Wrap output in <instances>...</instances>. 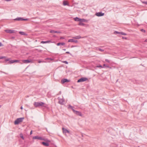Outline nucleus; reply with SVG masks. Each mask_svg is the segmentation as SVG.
Listing matches in <instances>:
<instances>
[{"label":"nucleus","mask_w":147,"mask_h":147,"mask_svg":"<svg viewBox=\"0 0 147 147\" xmlns=\"http://www.w3.org/2000/svg\"><path fill=\"white\" fill-rule=\"evenodd\" d=\"M45 103L42 102H35L34 104V106L36 107H39L40 106H42Z\"/></svg>","instance_id":"f257e3e1"},{"label":"nucleus","mask_w":147,"mask_h":147,"mask_svg":"<svg viewBox=\"0 0 147 147\" xmlns=\"http://www.w3.org/2000/svg\"><path fill=\"white\" fill-rule=\"evenodd\" d=\"M77 46H71V47H77Z\"/></svg>","instance_id":"58836bf2"},{"label":"nucleus","mask_w":147,"mask_h":147,"mask_svg":"<svg viewBox=\"0 0 147 147\" xmlns=\"http://www.w3.org/2000/svg\"><path fill=\"white\" fill-rule=\"evenodd\" d=\"M97 50H99V51H104V50L100 48H97Z\"/></svg>","instance_id":"bb28decb"},{"label":"nucleus","mask_w":147,"mask_h":147,"mask_svg":"<svg viewBox=\"0 0 147 147\" xmlns=\"http://www.w3.org/2000/svg\"><path fill=\"white\" fill-rule=\"evenodd\" d=\"M53 42H51V40H47L46 41H42L41 42V43L45 44V43H52Z\"/></svg>","instance_id":"f8f14e48"},{"label":"nucleus","mask_w":147,"mask_h":147,"mask_svg":"<svg viewBox=\"0 0 147 147\" xmlns=\"http://www.w3.org/2000/svg\"><path fill=\"white\" fill-rule=\"evenodd\" d=\"M75 21L80 22L81 21V19L79 18L78 17H76L74 18Z\"/></svg>","instance_id":"dca6fc26"},{"label":"nucleus","mask_w":147,"mask_h":147,"mask_svg":"<svg viewBox=\"0 0 147 147\" xmlns=\"http://www.w3.org/2000/svg\"><path fill=\"white\" fill-rule=\"evenodd\" d=\"M63 132V134H66L67 133L69 134V131L67 130V129L64 128H62Z\"/></svg>","instance_id":"6e6552de"},{"label":"nucleus","mask_w":147,"mask_h":147,"mask_svg":"<svg viewBox=\"0 0 147 147\" xmlns=\"http://www.w3.org/2000/svg\"><path fill=\"white\" fill-rule=\"evenodd\" d=\"M19 33L22 35H26V34L23 32H20Z\"/></svg>","instance_id":"b1692460"},{"label":"nucleus","mask_w":147,"mask_h":147,"mask_svg":"<svg viewBox=\"0 0 147 147\" xmlns=\"http://www.w3.org/2000/svg\"><path fill=\"white\" fill-rule=\"evenodd\" d=\"M10 59H7L5 60V61H10Z\"/></svg>","instance_id":"f704fd0d"},{"label":"nucleus","mask_w":147,"mask_h":147,"mask_svg":"<svg viewBox=\"0 0 147 147\" xmlns=\"http://www.w3.org/2000/svg\"><path fill=\"white\" fill-rule=\"evenodd\" d=\"M88 22V21L84 19H81V21L80 22Z\"/></svg>","instance_id":"4be33fe9"},{"label":"nucleus","mask_w":147,"mask_h":147,"mask_svg":"<svg viewBox=\"0 0 147 147\" xmlns=\"http://www.w3.org/2000/svg\"><path fill=\"white\" fill-rule=\"evenodd\" d=\"M121 35H127V34L124 33L123 32H121Z\"/></svg>","instance_id":"cd10ccee"},{"label":"nucleus","mask_w":147,"mask_h":147,"mask_svg":"<svg viewBox=\"0 0 147 147\" xmlns=\"http://www.w3.org/2000/svg\"><path fill=\"white\" fill-rule=\"evenodd\" d=\"M104 15V13H102L101 12H98L96 13L95 14V15L98 17L103 16Z\"/></svg>","instance_id":"39448f33"},{"label":"nucleus","mask_w":147,"mask_h":147,"mask_svg":"<svg viewBox=\"0 0 147 147\" xmlns=\"http://www.w3.org/2000/svg\"><path fill=\"white\" fill-rule=\"evenodd\" d=\"M73 38H75V39H79L80 38H82V37L81 36H76L75 37H73Z\"/></svg>","instance_id":"aec40b11"},{"label":"nucleus","mask_w":147,"mask_h":147,"mask_svg":"<svg viewBox=\"0 0 147 147\" xmlns=\"http://www.w3.org/2000/svg\"><path fill=\"white\" fill-rule=\"evenodd\" d=\"M73 112L76 115L80 116H82V114L81 112L75 111L74 109H73Z\"/></svg>","instance_id":"7ed1b4c3"},{"label":"nucleus","mask_w":147,"mask_h":147,"mask_svg":"<svg viewBox=\"0 0 147 147\" xmlns=\"http://www.w3.org/2000/svg\"><path fill=\"white\" fill-rule=\"evenodd\" d=\"M6 1H10L11 0H5Z\"/></svg>","instance_id":"a18cd8bd"},{"label":"nucleus","mask_w":147,"mask_h":147,"mask_svg":"<svg viewBox=\"0 0 147 147\" xmlns=\"http://www.w3.org/2000/svg\"><path fill=\"white\" fill-rule=\"evenodd\" d=\"M145 42H147V39L145 40Z\"/></svg>","instance_id":"de8ad7c7"},{"label":"nucleus","mask_w":147,"mask_h":147,"mask_svg":"<svg viewBox=\"0 0 147 147\" xmlns=\"http://www.w3.org/2000/svg\"><path fill=\"white\" fill-rule=\"evenodd\" d=\"M22 62L24 63H30L32 61L31 60H29L28 59L23 60L22 61Z\"/></svg>","instance_id":"9d476101"},{"label":"nucleus","mask_w":147,"mask_h":147,"mask_svg":"<svg viewBox=\"0 0 147 147\" xmlns=\"http://www.w3.org/2000/svg\"><path fill=\"white\" fill-rule=\"evenodd\" d=\"M24 119V118L21 117L17 119L14 121L15 125L18 124L19 123L22 122Z\"/></svg>","instance_id":"f03ea898"},{"label":"nucleus","mask_w":147,"mask_h":147,"mask_svg":"<svg viewBox=\"0 0 147 147\" xmlns=\"http://www.w3.org/2000/svg\"><path fill=\"white\" fill-rule=\"evenodd\" d=\"M5 57H0V59H2L4 58Z\"/></svg>","instance_id":"c9c22d12"},{"label":"nucleus","mask_w":147,"mask_h":147,"mask_svg":"<svg viewBox=\"0 0 147 147\" xmlns=\"http://www.w3.org/2000/svg\"><path fill=\"white\" fill-rule=\"evenodd\" d=\"M63 63H65L66 64H68V62L67 61H64L63 62Z\"/></svg>","instance_id":"473e14b6"},{"label":"nucleus","mask_w":147,"mask_h":147,"mask_svg":"<svg viewBox=\"0 0 147 147\" xmlns=\"http://www.w3.org/2000/svg\"><path fill=\"white\" fill-rule=\"evenodd\" d=\"M20 137L22 138V139L23 140H24V137H23V135L22 134H20Z\"/></svg>","instance_id":"a878e982"},{"label":"nucleus","mask_w":147,"mask_h":147,"mask_svg":"<svg viewBox=\"0 0 147 147\" xmlns=\"http://www.w3.org/2000/svg\"><path fill=\"white\" fill-rule=\"evenodd\" d=\"M3 45H2L1 43L0 42V47L3 46Z\"/></svg>","instance_id":"a19ab883"},{"label":"nucleus","mask_w":147,"mask_h":147,"mask_svg":"<svg viewBox=\"0 0 147 147\" xmlns=\"http://www.w3.org/2000/svg\"><path fill=\"white\" fill-rule=\"evenodd\" d=\"M66 53H67V54H69L70 53H69V52H66Z\"/></svg>","instance_id":"37998d69"},{"label":"nucleus","mask_w":147,"mask_h":147,"mask_svg":"<svg viewBox=\"0 0 147 147\" xmlns=\"http://www.w3.org/2000/svg\"><path fill=\"white\" fill-rule=\"evenodd\" d=\"M141 31L142 32H145V31L144 30V29H141Z\"/></svg>","instance_id":"72a5a7b5"},{"label":"nucleus","mask_w":147,"mask_h":147,"mask_svg":"<svg viewBox=\"0 0 147 147\" xmlns=\"http://www.w3.org/2000/svg\"><path fill=\"white\" fill-rule=\"evenodd\" d=\"M97 67H101V68H103V67L101 65H98L97 66Z\"/></svg>","instance_id":"7c9ffc66"},{"label":"nucleus","mask_w":147,"mask_h":147,"mask_svg":"<svg viewBox=\"0 0 147 147\" xmlns=\"http://www.w3.org/2000/svg\"><path fill=\"white\" fill-rule=\"evenodd\" d=\"M63 4L64 5H68L69 6V4L67 3V1H63Z\"/></svg>","instance_id":"2eb2a0df"},{"label":"nucleus","mask_w":147,"mask_h":147,"mask_svg":"<svg viewBox=\"0 0 147 147\" xmlns=\"http://www.w3.org/2000/svg\"><path fill=\"white\" fill-rule=\"evenodd\" d=\"M42 144L45 146H48L49 145V143L47 142H42Z\"/></svg>","instance_id":"f3484780"},{"label":"nucleus","mask_w":147,"mask_h":147,"mask_svg":"<svg viewBox=\"0 0 147 147\" xmlns=\"http://www.w3.org/2000/svg\"><path fill=\"white\" fill-rule=\"evenodd\" d=\"M28 20L26 19H23L22 18V20Z\"/></svg>","instance_id":"e433bc0d"},{"label":"nucleus","mask_w":147,"mask_h":147,"mask_svg":"<svg viewBox=\"0 0 147 147\" xmlns=\"http://www.w3.org/2000/svg\"><path fill=\"white\" fill-rule=\"evenodd\" d=\"M88 80V79L85 78H80L78 80V82H83L86 81Z\"/></svg>","instance_id":"20e7f679"},{"label":"nucleus","mask_w":147,"mask_h":147,"mask_svg":"<svg viewBox=\"0 0 147 147\" xmlns=\"http://www.w3.org/2000/svg\"><path fill=\"white\" fill-rule=\"evenodd\" d=\"M143 3H145L146 4H147V2H143Z\"/></svg>","instance_id":"c03bdc74"},{"label":"nucleus","mask_w":147,"mask_h":147,"mask_svg":"<svg viewBox=\"0 0 147 147\" xmlns=\"http://www.w3.org/2000/svg\"><path fill=\"white\" fill-rule=\"evenodd\" d=\"M1 105H0V108H1Z\"/></svg>","instance_id":"603ef678"},{"label":"nucleus","mask_w":147,"mask_h":147,"mask_svg":"<svg viewBox=\"0 0 147 147\" xmlns=\"http://www.w3.org/2000/svg\"><path fill=\"white\" fill-rule=\"evenodd\" d=\"M20 109H23V107H22V106L21 107Z\"/></svg>","instance_id":"09e8293b"},{"label":"nucleus","mask_w":147,"mask_h":147,"mask_svg":"<svg viewBox=\"0 0 147 147\" xmlns=\"http://www.w3.org/2000/svg\"><path fill=\"white\" fill-rule=\"evenodd\" d=\"M63 50L65 51L66 50V49H63Z\"/></svg>","instance_id":"8fccbe9b"},{"label":"nucleus","mask_w":147,"mask_h":147,"mask_svg":"<svg viewBox=\"0 0 147 147\" xmlns=\"http://www.w3.org/2000/svg\"><path fill=\"white\" fill-rule=\"evenodd\" d=\"M14 20H18V21H22V18H17L14 19Z\"/></svg>","instance_id":"412c9836"},{"label":"nucleus","mask_w":147,"mask_h":147,"mask_svg":"<svg viewBox=\"0 0 147 147\" xmlns=\"http://www.w3.org/2000/svg\"><path fill=\"white\" fill-rule=\"evenodd\" d=\"M65 44L64 42H59L57 44V45L58 46H59L60 45H63Z\"/></svg>","instance_id":"6ab92c4d"},{"label":"nucleus","mask_w":147,"mask_h":147,"mask_svg":"<svg viewBox=\"0 0 147 147\" xmlns=\"http://www.w3.org/2000/svg\"><path fill=\"white\" fill-rule=\"evenodd\" d=\"M68 42H74L75 43H77L78 42V41L77 40H74L73 39H70L68 40Z\"/></svg>","instance_id":"1a4fd4ad"},{"label":"nucleus","mask_w":147,"mask_h":147,"mask_svg":"<svg viewBox=\"0 0 147 147\" xmlns=\"http://www.w3.org/2000/svg\"><path fill=\"white\" fill-rule=\"evenodd\" d=\"M60 38L61 39H64V38L63 37H61Z\"/></svg>","instance_id":"ea45409f"},{"label":"nucleus","mask_w":147,"mask_h":147,"mask_svg":"<svg viewBox=\"0 0 147 147\" xmlns=\"http://www.w3.org/2000/svg\"><path fill=\"white\" fill-rule=\"evenodd\" d=\"M34 139H38L40 140H44V139H43L41 137H39L38 136H35L33 137V138Z\"/></svg>","instance_id":"0eeeda50"},{"label":"nucleus","mask_w":147,"mask_h":147,"mask_svg":"<svg viewBox=\"0 0 147 147\" xmlns=\"http://www.w3.org/2000/svg\"><path fill=\"white\" fill-rule=\"evenodd\" d=\"M122 38L123 39H127V38L125 37H122Z\"/></svg>","instance_id":"4c0bfd02"},{"label":"nucleus","mask_w":147,"mask_h":147,"mask_svg":"<svg viewBox=\"0 0 147 147\" xmlns=\"http://www.w3.org/2000/svg\"><path fill=\"white\" fill-rule=\"evenodd\" d=\"M32 134V131H31L30 132V134Z\"/></svg>","instance_id":"49530a36"},{"label":"nucleus","mask_w":147,"mask_h":147,"mask_svg":"<svg viewBox=\"0 0 147 147\" xmlns=\"http://www.w3.org/2000/svg\"><path fill=\"white\" fill-rule=\"evenodd\" d=\"M68 108H70L72 109V110H73V109H73V107H72V106H71L70 105H69Z\"/></svg>","instance_id":"c756f323"},{"label":"nucleus","mask_w":147,"mask_h":147,"mask_svg":"<svg viewBox=\"0 0 147 147\" xmlns=\"http://www.w3.org/2000/svg\"><path fill=\"white\" fill-rule=\"evenodd\" d=\"M42 61H38V63H40L41 62H42Z\"/></svg>","instance_id":"79ce46f5"},{"label":"nucleus","mask_w":147,"mask_h":147,"mask_svg":"<svg viewBox=\"0 0 147 147\" xmlns=\"http://www.w3.org/2000/svg\"><path fill=\"white\" fill-rule=\"evenodd\" d=\"M19 62V61L18 60H13L10 61L8 63L9 64L13 63L15 62Z\"/></svg>","instance_id":"9b49d317"},{"label":"nucleus","mask_w":147,"mask_h":147,"mask_svg":"<svg viewBox=\"0 0 147 147\" xmlns=\"http://www.w3.org/2000/svg\"><path fill=\"white\" fill-rule=\"evenodd\" d=\"M48 59H50V60L51 59V58H50V59H49V58Z\"/></svg>","instance_id":"3c124183"},{"label":"nucleus","mask_w":147,"mask_h":147,"mask_svg":"<svg viewBox=\"0 0 147 147\" xmlns=\"http://www.w3.org/2000/svg\"><path fill=\"white\" fill-rule=\"evenodd\" d=\"M64 102V100L62 99H59V103L61 104V105H62L63 104V102Z\"/></svg>","instance_id":"4468645a"},{"label":"nucleus","mask_w":147,"mask_h":147,"mask_svg":"<svg viewBox=\"0 0 147 147\" xmlns=\"http://www.w3.org/2000/svg\"><path fill=\"white\" fill-rule=\"evenodd\" d=\"M105 61L107 62H108V63H109L110 62V61L107 59H105Z\"/></svg>","instance_id":"2f4dec72"},{"label":"nucleus","mask_w":147,"mask_h":147,"mask_svg":"<svg viewBox=\"0 0 147 147\" xmlns=\"http://www.w3.org/2000/svg\"><path fill=\"white\" fill-rule=\"evenodd\" d=\"M79 25L83 26L84 25V24L82 22H80L79 23Z\"/></svg>","instance_id":"393cba45"},{"label":"nucleus","mask_w":147,"mask_h":147,"mask_svg":"<svg viewBox=\"0 0 147 147\" xmlns=\"http://www.w3.org/2000/svg\"><path fill=\"white\" fill-rule=\"evenodd\" d=\"M114 34H119L121 35V32H119L115 31L114 32Z\"/></svg>","instance_id":"5701e85b"},{"label":"nucleus","mask_w":147,"mask_h":147,"mask_svg":"<svg viewBox=\"0 0 147 147\" xmlns=\"http://www.w3.org/2000/svg\"><path fill=\"white\" fill-rule=\"evenodd\" d=\"M69 81V80L67 79H64L61 80V82L62 84H64L65 82H67Z\"/></svg>","instance_id":"ddd939ff"},{"label":"nucleus","mask_w":147,"mask_h":147,"mask_svg":"<svg viewBox=\"0 0 147 147\" xmlns=\"http://www.w3.org/2000/svg\"><path fill=\"white\" fill-rule=\"evenodd\" d=\"M50 32L52 33H60V32L58 31H55L53 30H51L50 31Z\"/></svg>","instance_id":"a211bd4d"},{"label":"nucleus","mask_w":147,"mask_h":147,"mask_svg":"<svg viewBox=\"0 0 147 147\" xmlns=\"http://www.w3.org/2000/svg\"><path fill=\"white\" fill-rule=\"evenodd\" d=\"M5 31L7 33H13L15 32V30H6Z\"/></svg>","instance_id":"423d86ee"},{"label":"nucleus","mask_w":147,"mask_h":147,"mask_svg":"<svg viewBox=\"0 0 147 147\" xmlns=\"http://www.w3.org/2000/svg\"><path fill=\"white\" fill-rule=\"evenodd\" d=\"M103 65L105 67H109V66L108 65H106L105 64H104Z\"/></svg>","instance_id":"c85d7f7f"}]
</instances>
